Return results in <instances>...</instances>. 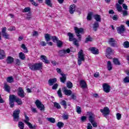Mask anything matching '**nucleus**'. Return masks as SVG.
<instances>
[{"label":"nucleus","instance_id":"412c9836","mask_svg":"<svg viewBox=\"0 0 129 129\" xmlns=\"http://www.w3.org/2000/svg\"><path fill=\"white\" fill-rule=\"evenodd\" d=\"M68 36H69V40L70 42H72L74 40H76V38H74V35L71 32L68 33Z\"/></svg>","mask_w":129,"mask_h":129},{"label":"nucleus","instance_id":"e433bc0d","mask_svg":"<svg viewBox=\"0 0 129 129\" xmlns=\"http://www.w3.org/2000/svg\"><path fill=\"white\" fill-rule=\"evenodd\" d=\"M113 62L115 65H120V62H119V60H118V59L117 58H114L113 59Z\"/></svg>","mask_w":129,"mask_h":129},{"label":"nucleus","instance_id":"0eeeda50","mask_svg":"<svg viewBox=\"0 0 129 129\" xmlns=\"http://www.w3.org/2000/svg\"><path fill=\"white\" fill-rule=\"evenodd\" d=\"M35 103L38 109H40L41 111L45 110V106L43 104H42V102L40 101V100H36Z\"/></svg>","mask_w":129,"mask_h":129},{"label":"nucleus","instance_id":"f03ea898","mask_svg":"<svg viewBox=\"0 0 129 129\" xmlns=\"http://www.w3.org/2000/svg\"><path fill=\"white\" fill-rule=\"evenodd\" d=\"M78 64L79 66L82 64V61H85V57H84V54H83V50L81 49L78 54Z\"/></svg>","mask_w":129,"mask_h":129},{"label":"nucleus","instance_id":"13d9d810","mask_svg":"<svg viewBox=\"0 0 129 129\" xmlns=\"http://www.w3.org/2000/svg\"><path fill=\"white\" fill-rule=\"evenodd\" d=\"M116 118L118 120H119L121 118V114L119 113L116 114Z\"/></svg>","mask_w":129,"mask_h":129},{"label":"nucleus","instance_id":"4d7b16f0","mask_svg":"<svg viewBox=\"0 0 129 129\" xmlns=\"http://www.w3.org/2000/svg\"><path fill=\"white\" fill-rule=\"evenodd\" d=\"M8 31L12 32L13 31H16V27L15 26H12L9 29H8Z\"/></svg>","mask_w":129,"mask_h":129},{"label":"nucleus","instance_id":"4be33fe9","mask_svg":"<svg viewBox=\"0 0 129 129\" xmlns=\"http://www.w3.org/2000/svg\"><path fill=\"white\" fill-rule=\"evenodd\" d=\"M99 28V23L95 22L93 24V29L95 32L97 31V29Z\"/></svg>","mask_w":129,"mask_h":129},{"label":"nucleus","instance_id":"0e129e2a","mask_svg":"<svg viewBox=\"0 0 129 129\" xmlns=\"http://www.w3.org/2000/svg\"><path fill=\"white\" fill-rule=\"evenodd\" d=\"M40 45H41V46H47V43H46L45 41H41L40 43Z\"/></svg>","mask_w":129,"mask_h":129},{"label":"nucleus","instance_id":"a19ab883","mask_svg":"<svg viewBox=\"0 0 129 129\" xmlns=\"http://www.w3.org/2000/svg\"><path fill=\"white\" fill-rule=\"evenodd\" d=\"M67 87L69 89H71L73 87V84L70 81H68L67 83Z\"/></svg>","mask_w":129,"mask_h":129},{"label":"nucleus","instance_id":"f704fd0d","mask_svg":"<svg viewBox=\"0 0 129 129\" xmlns=\"http://www.w3.org/2000/svg\"><path fill=\"white\" fill-rule=\"evenodd\" d=\"M60 104H61V105H62V106H63V108H64V109H66V108H67V102H66V101L64 100H62L60 102Z\"/></svg>","mask_w":129,"mask_h":129},{"label":"nucleus","instance_id":"052dcab7","mask_svg":"<svg viewBox=\"0 0 129 129\" xmlns=\"http://www.w3.org/2000/svg\"><path fill=\"white\" fill-rule=\"evenodd\" d=\"M58 84H54V85L52 86V89L55 90H56L57 88H58Z\"/></svg>","mask_w":129,"mask_h":129},{"label":"nucleus","instance_id":"774afa93","mask_svg":"<svg viewBox=\"0 0 129 129\" xmlns=\"http://www.w3.org/2000/svg\"><path fill=\"white\" fill-rule=\"evenodd\" d=\"M87 129H92V126L90 123H88V126L87 127Z\"/></svg>","mask_w":129,"mask_h":129},{"label":"nucleus","instance_id":"423d86ee","mask_svg":"<svg viewBox=\"0 0 129 129\" xmlns=\"http://www.w3.org/2000/svg\"><path fill=\"white\" fill-rule=\"evenodd\" d=\"M2 35L4 39L10 40V34L7 33V27H4L2 29Z\"/></svg>","mask_w":129,"mask_h":129},{"label":"nucleus","instance_id":"7ed1b4c3","mask_svg":"<svg viewBox=\"0 0 129 129\" xmlns=\"http://www.w3.org/2000/svg\"><path fill=\"white\" fill-rule=\"evenodd\" d=\"M56 71L57 73H59V74H60L62 76V77L60 78V82H61L62 83H65V82H66V79H67V78L66 77V75L62 73L61 69L59 68L56 69Z\"/></svg>","mask_w":129,"mask_h":129},{"label":"nucleus","instance_id":"b1692460","mask_svg":"<svg viewBox=\"0 0 129 129\" xmlns=\"http://www.w3.org/2000/svg\"><path fill=\"white\" fill-rule=\"evenodd\" d=\"M25 123L29 126L30 129H36L37 125L32 124L30 122L25 121Z\"/></svg>","mask_w":129,"mask_h":129},{"label":"nucleus","instance_id":"aec40b11","mask_svg":"<svg viewBox=\"0 0 129 129\" xmlns=\"http://www.w3.org/2000/svg\"><path fill=\"white\" fill-rule=\"evenodd\" d=\"M15 58L12 56H8L6 59V62L7 64H12L14 62Z\"/></svg>","mask_w":129,"mask_h":129},{"label":"nucleus","instance_id":"cd10ccee","mask_svg":"<svg viewBox=\"0 0 129 129\" xmlns=\"http://www.w3.org/2000/svg\"><path fill=\"white\" fill-rule=\"evenodd\" d=\"M94 19L96 21V22H101V16L100 15L96 14L93 16Z\"/></svg>","mask_w":129,"mask_h":129},{"label":"nucleus","instance_id":"c85d7f7f","mask_svg":"<svg viewBox=\"0 0 129 129\" xmlns=\"http://www.w3.org/2000/svg\"><path fill=\"white\" fill-rule=\"evenodd\" d=\"M4 89L5 91L10 93L11 92V87L7 83L4 84Z\"/></svg>","mask_w":129,"mask_h":129},{"label":"nucleus","instance_id":"8fccbe9b","mask_svg":"<svg viewBox=\"0 0 129 129\" xmlns=\"http://www.w3.org/2000/svg\"><path fill=\"white\" fill-rule=\"evenodd\" d=\"M30 11H31V8L30 7H26L22 11V13H28Z\"/></svg>","mask_w":129,"mask_h":129},{"label":"nucleus","instance_id":"37998d69","mask_svg":"<svg viewBox=\"0 0 129 129\" xmlns=\"http://www.w3.org/2000/svg\"><path fill=\"white\" fill-rule=\"evenodd\" d=\"M7 81L9 83H12V82H14V78L13 77H8L7 79Z\"/></svg>","mask_w":129,"mask_h":129},{"label":"nucleus","instance_id":"2f4dec72","mask_svg":"<svg viewBox=\"0 0 129 129\" xmlns=\"http://www.w3.org/2000/svg\"><path fill=\"white\" fill-rule=\"evenodd\" d=\"M52 37L50 35V34H46L45 35V39L46 42H49V41H51V39H52Z\"/></svg>","mask_w":129,"mask_h":129},{"label":"nucleus","instance_id":"c756f323","mask_svg":"<svg viewBox=\"0 0 129 129\" xmlns=\"http://www.w3.org/2000/svg\"><path fill=\"white\" fill-rule=\"evenodd\" d=\"M28 67H29V69L32 70L33 71H36V67L35 63H29Z\"/></svg>","mask_w":129,"mask_h":129},{"label":"nucleus","instance_id":"f257e3e1","mask_svg":"<svg viewBox=\"0 0 129 129\" xmlns=\"http://www.w3.org/2000/svg\"><path fill=\"white\" fill-rule=\"evenodd\" d=\"M75 32L79 41H81L82 36L81 34H84V29L83 28H78L77 27H74Z\"/></svg>","mask_w":129,"mask_h":129},{"label":"nucleus","instance_id":"5fc2aeb1","mask_svg":"<svg viewBox=\"0 0 129 129\" xmlns=\"http://www.w3.org/2000/svg\"><path fill=\"white\" fill-rule=\"evenodd\" d=\"M57 94L59 97H60L61 98H62V92H61V89H59V90L57 91Z\"/></svg>","mask_w":129,"mask_h":129},{"label":"nucleus","instance_id":"864d4df0","mask_svg":"<svg viewBox=\"0 0 129 129\" xmlns=\"http://www.w3.org/2000/svg\"><path fill=\"white\" fill-rule=\"evenodd\" d=\"M15 64L19 66V65H21V60L19 58L16 59L15 60Z\"/></svg>","mask_w":129,"mask_h":129},{"label":"nucleus","instance_id":"4c0bfd02","mask_svg":"<svg viewBox=\"0 0 129 129\" xmlns=\"http://www.w3.org/2000/svg\"><path fill=\"white\" fill-rule=\"evenodd\" d=\"M93 38L90 37V35H89L86 38L85 41V43H88V42H92Z\"/></svg>","mask_w":129,"mask_h":129},{"label":"nucleus","instance_id":"7c9ffc66","mask_svg":"<svg viewBox=\"0 0 129 129\" xmlns=\"http://www.w3.org/2000/svg\"><path fill=\"white\" fill-rule=\"evenodd\" d=\"M92 16H93V12H89L87 16V20H88V21H91V20H92Z\"/></svg>","mask_w":129,"mask_h":129},{"label":"nucleus","instance_id":"338daca9","mask_svg":"<svg viewBox=\"0 0 129 129\" xmlns=\"http://www.w3.org/2000/svg\"><path fill=\"white\" fill-rule=\"evenodd\" d=\"M128 15V12L127 11H123V17H125Z\"/></svg>","mask_w":129,"mask_h":129},{"label":"nucleus","instance_id":"dca6fc26","mask_svg":"<svg viewBox=\"0 0 129 129\" xmlns=\"http://www.w3.org/2000/svg\"><path fill=\"white\" fill-rule=\"evenodd\" d=\"M87 115L89 116V120L90 122H93V121H94V114L92 113L91 112H88Z\"/></svg>","mask_w":129,"mask_h":129},{"label":"nucleus","instance_id":"473e14b6","mask_svg":"<svg viewBox=\"0 0 129 129\" xmlns=\"http://www.w3.org/2000/svg\"><path fill=\"white\" fill-rule=\"evenodd\" d=\"M80 85L82 87V88H86L87 87V84H86V83L85 81L82 80L80 81Z\"/></svg>","mask_w":129,"mask_h":129},{"label":"nucleus","instance_id":"6e6552de","mask_svg":"<svg viewBox=\"0 0 129 129\" xmlns=\"http://www.w3.org/2000/svg\"><path fill=\"white\" fill-rule=\"evenodd\" d=\"M70 49L68 48L67 49L60 50L58 51L57 53L59 57H64L66 53H70Z\"/></svg>","mask_w":129,"mask_h":129},{"label":"nucleus","instance_id":"f3484780","mask_svg":"<svg viewBox=\"0 0 129 129\" xmlns=\"http://www.w3.org/2000/svg\"><path fill=\"white\" fill-rule=\"evenodd\" d=\"M35 70L36 71L38 70H41L43 68V63L39 62V63H35Z\"/></svg>","mask_w":129,"mask_h":129},{"label":"nucleus","instance_id":"603ef678","mask_svg":"<svg viewBox=\"0 0 129 129\" xmlns=\"http://www.w3.org/2000/svg\"><path fill=\"white\" fill-rule=\"evenodd\" d=\"M51 39H52L53 42H57L59 40V39L58 38V37H57L56 36L51 37Z\"/></svg>","mask_w":129,"mask_h":129},{"label":"nucleus","instance_id":"58836bf2","mask_svg":"<svg viewBox=\"0 0 129 129\" xmlns=\"http://www.w3.org/2000/svg\"><path fill=\"white\" fill-rule=\"evenodd\" d=\"M107 69L109 71L112 70V65H111V62L110 61L107 62Z\"/></svg>","mask_w":129,"mask_h":129},{"label":"nucleus","instance_id":"ea45409f","mask_svg":"<svg viewBox=\"0 0 129 129\" xmlns=\"http://www.w3.org/2000/svg\"><path fill=\"white\" fill-rule=\"evenodd\" d=\"M47 120L48 121H49V122H51V123H55V122H56V120L53 117L47 118Z\"/></svg>","mask_w":129,"mask_h":129},{"label":"nucleus","instance_id":"c9c22d12","mask_svg":"<svg viewBox=\"0 0 129 129\" xmlns=\"http://www.w3.org/2000/svg\"><path fill=\"white\" fill-rule=\"evenodd\" d=\"M19 57L21 60H25L26 59V55H25V53L23 52L19 53Z\"/></svg>","mask_w":129,"mask_h":129},{"label":"nucleus","instance_id":"49530a36","mask_svg":"<svg viewBox=\"0 0 129 129\" xmlns=\"http://www.w3.org/2000/svg\"><path fill=\"white\" fill-rule=\"evenodd\" d=\"M21 48L23 49L24 53H28V49L27 48V47H26L25 44H22Z\"/></svg>","mask_w":129,"mask_h":129},{"label":"nucleus","instance_id":"de8ad7c7","mask_svg":"<svg viewBox=\"0 0 129 129\" xmlns=\"http://www.w3.org/2000/svg\"><path fill=\"white\" fill-rule=\"evenodd\" d=\"M54 107H56L57 109H60L61 108V106L60 105L59 103H58L57 102H54L53 103Z\"/></svg>","mask_w":129,"mask_h":129},{"label":"nucleus","instance_id":"4468645a","mask_svg":"<svg viewBox=\"0 0 129 129\" xmlns=\"http://www.w3.org/2000/svg\"><path fill=\"white\" fill-rule=\"evenodd\" d=\"M118 34H123L125 31V28H124V25H121L120 26L116 28Z\"/></svg>","mask_w":129,"mask_h":129},{"label":"nucleus","instance_id":"5701e85b","mask_svg":"<svg viewBox=\"0 0 129 129\" xmlns=\"http://www.w3.org/2000/svg\"><path fill=\"white\" fill-rule=\"evenodd\" d=\"M48 85L49 86H52L54 85V83L55 82H57V79L56 78H53V79H50L48 80Z\"/></svg>","mask_w":129,"mask_h":129},{"label":"nucleus","instance_id":"79ce46f5","mask_svg":"<svg viewBox=\"0 0 129 129\" xmlns=\"http://www.w3.org/2000/svg\"><path fill=\"white\" fill-rule=\"evenodd\" d=\"M116 9H117V10L118 11V12H119V13H120V12H122V7H121V6H120L118 4H117L116 5Z\"/></svg>","mask_w":129,"mask_h":129},{"label":"nucleus","instance_id":"72a5a7b5","mask_svg":"<svg viewBox=\"0 0 129 129\" xmlns=\"http://www.w3.org/2000/svg\"><path fill=\"white\" fill-rule=\"evenodd\" d=\"M45 4L48 7H50V8H52V6H53L52 0H45Z\"/></svg>","mask_w":129,"mask_h":129},{"label":"nucleus","instance_id":"a18cd8bd","mask_svg":"<svg viewBox=\"0 0 129 129\" xmlns=\"http://www.w3.org/2000/svg\"><path fill=\"white\" fill-rule=\"evenodd\" d=\"M56 44H57V46L58 48H61V47H62V46L63 45V42L60 41V40H58V41L56 42Z\"/></svg>","mask_w":129,"mask_h":129},{"label":"nucleus","instance_id":"2eb2a0df","mask_svg":"<svg viewBox=\"0 0 129 129\" xmlns=\"http://www.w3.org/2000/svg\"><path fill=\"white\" fill-rule=\"evenodd\" d=\"M89 50V51H91V53H92V54H94V55H98L99 54L98 49L96 48V47H90Z\"/></svg>","mask_w":129,"mask_h":129},{"label":"nucleus","instance_id":"69168bd1","mask_svg":"<svg viewBox=\"0 0 129 129\" xmlns=\"http://www.w3.org/2000/svg\"><path fill=\"white\" fill-rule=\"evenodd\" d=\"M87 118V117L85 116H82L81 117V120L82 121H85V120H86V119Z\"/></svg>","mask_w":129,"mask_h":129},{"label":"nucleus","instance_id":"ddd939ff","mask_svg":"<svg viewBox=\"0 0 129 129\" xmlns=\"http://www.w3.org/2000/svg\"><path fill=\"white\" fill-rule=\"evenodd\" d=\"M103 88L104 92L106 93H109V92H110V86H109L108 84H103Z\"/></svg>","mask_w":129,"mask_h":129},{"label":"nucleus","instance_id":"680f3d73","mask_svg":"<svg viewBox=\"0 0 129 129\" xmlns=\"http://www.w3.org/2000/svg\"><path fill=\"white\" fill-rule=\"evenodd\" d=\"M32 36L33 37H36V36H39V33L37 32V31H34L33 32V35Z\"/></svg>","mask_w":129,"mask_h":129},{"label":"nucleus","instance_id":"c03bdc74","mask_svg":"<svg viewBox=\"0 0 129 129\" xmlns=\"http://www.w3.org/2000/svg\"><path fill=\"white\" fill-rule=\"evenodd\" d=\"M56 125L57 127H58V128H61V127H63V126H64V123L60 121L58 122Z\"/></svg>","mask_w":129,"mask_h":129},{"label":"nucleus","instance_id":"9b49d317","mask_svg":"<svg viewBox=\"0 0 129 129\" xmlns=\"http://www.w3.org/2000/svg\"><path fill=\"white\" fill-rule=\"evenodd\" d=\"M108 44L110 45L111 47H117V42L115 41L114 38H111L108 40Z\"/></svg>","mask_w":129,"mask_h":129},{"label":"nucleus","instance_id":"6e6d98bb","mask_svg":"<svg viewBox=\"0 0 129 129\" xmlns=\"http://www.w3.org/2000/svg\"><path fill=\"white\" fill-rule=\"evenodd\" d=\"M73 41L74 45H75L77 47H79V43H78L77 39L76 38V40H74Z\"/></svg>","mask_w":129,"mask_h":129},{"label":"nucleus","instance_id":"a211bd4d","mask_svg":"<svg viewBox=\"0 0 129 129\" xmlns=\"http://www.w3.org/2000/svg\"><path fill=\"white\" fill-rule=\"evenodd\" d=\"M40 59L44 63H45V64H50V61L48 60L47 56L42 55L40 56Z\"/></svg>","mask_w":129,"mask_h":129},{"label":"nucleus","instance_id":"393cba45","mask_svg":"<svg viewBox=\"0 0 129 129\" xmlns=\"http://www.w3.org/2000/svg\"><path fill=\"white\" fill-rule=\"evenodd\" d=\"M75 8H76V6L75 5H71L70 7V13L72 15L73 14H74V12H75Z\"/></svg>","mask_w":129,"mask_h":129},{"label":"nucleus","instance_id":"e2e57ef3","mask_svg":"<svg viewBox=\"0 0 129 129\" xmlns=\"http://www.w3.org/2000/svg\"><path fill=\"white\" fill-rule=\"evenodd\" d=\"M112 20H113V21H117V20H118V16L114 15L112 17Z\"/></svg>","mask_w":129,"mask_h":129},{"label":"nucleus","instance_id":"bf43d9fd","mask_svg":"<svg viewBox=\"0 0 129 129\" xmlns=\"http://www.w3.org/2000/svg\"><path fill=\"white\" fill-rule=\"evenodd\" d=\"M124 82L125 83H128L129 82V77H126L123 80Z\"/></svg>","mask_w":129,"mask_h":129},{"label":"nucleus","instance_id":"39448f33","mask_svg":"<svg viewBox=\"0 0 129 129\" xmlns=\"http://www.w3.org/2000/svg\"><path fill=\"white\" fill-rule=\"evenodd\" d=\"M15 101H16L15 95H10L9 96V105L11 108L14 107Z\"/></svg>","mask_w":129,"mask_h":129},{"label":"nucleus","instance_id":"09e8293b","mask_svg":"<svg viewBox=\"0 0 129 129\" xmlns=\"http://www.w3.org/2000/svg\"><path fill=\"white\" fill-rule=\"evenodd\" d=\"M123 46L124 48H129V42L126 41L123 43Z\"/></svg>","mask_w":129,"mask_h":129},{"label":"nucleus","instance_id":"20e7f679","mask_svg":"<svg viewBox=\"0 0 129 129\" xmlns=\"http://www.w3.org/2000/svg\"><path fill=\"white\" fill-rule=\"evenodd\" d=\"M20 112H21V111L19 109L14 111L13 116L14 121H19L20 120Z\"/></svg>","mask_w":129,"mask_h":129},{"label":"nucleus","instance_id":"a878e982","mask_svg":"<svg viewBox=\"0 0 129 129\" xmlns=\"http://www.w3.org/2000/svg\"><path fill=\"white\" fill-rule=\"evenodd\" d=\"M6 58V53L5 51L3 49H0V60L5 59Z\"/></svg>","mask_w":129,"mask_h":129},{"label":"nucleus","instance_id":"9d476101","mask_svg":"<svg viewBox=\"0 0 129 129\" xmlns=\"http://www.w3.org/2000/svg\"><path fill=\"white\" fill-rule=\"evenodd\" d=\"M100 111L103 114L104 116H107V115L110 113V110H109V108L107 107H104L103 109H100Z\"/></svg>","mask_w":129,"mask_h":129},{"label":"nucleus","instance_id":"1a4fd4ad","mask_svg":"<svg viewBox=\"0 0 129 129\" xmlns=\"http://www.w3.org/2000/svg\"><path fill=\"white\" fill-rule=\"evenodd\" d=\"M17 95L19 97H21V98H24L25 96V92L24 91V90L23 89V88L20 87L18 89L17 91Z\"/></svg>","mask_w":129,"mask_h":129},{"label":"nucleus","instance_id":"6ab92c4d","mask_svg":"<svg viewBox=\"0 0 129 129\" xmlns=\"http://www.w3.org/2000/svg\"><path fill=\"white\" fill-rule=\"evenodd\" d=\"M63 92L66 95H68V96H70L71 94H72V91L71 90H67V87H64L63 89Z\"/></svg>","mask_w":129,"mask_h":129},{"label":"nucleus","instance_id":"f8f14e48","mask_svg":"<svg viewBox=\"0 0 129 129\" xmlns=\"http://www.w3.org/2000/svg\"><path fill=\"white\" fill-rule=\"evenodd\" d=\"M112 49L110 47H108L106 49V56L108 59H111V57L110 56V55L112 54Z\"/></svg>","mask_w":129,"mask_h":129},{"label":"nucleus","instance_id":"3c124183","mask_svg":"<svg viewBox=\"0 0 129 129\" xmlns=\"http://www.w3.org/2000/svg\"><path fill=\"white\" fill-rule=\"evenodd\" d=\"M76 111L77 113H79V114H80V113H81V107H80V106H77Z\"/></svg>","mask_w":129,"mask_h":129},{"label":"nucleus","instance_id":"bb28decb","mask_svg":"<svg viewBox=\"0 0 129 129\" xmlns=\"http://www.w3.org/2000/svg\"><path fill=\"white\" fill-rule=\"evenodd\" d=\"M15 102H17L18 105H22V104H23V102L22 101V100L19 97H17V96L16 95H15Z\"/></svg>","mask_w":129,"mask_h":129}]
</instances>
